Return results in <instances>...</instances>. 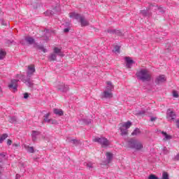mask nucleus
Masks as SVG:
<instances>
[{"instance_id":"f257e3e1","label":"nucleus","mask_w":179,"mask_h":179,"mask_svg":"<svg viewBox=\"0 0 179 179\" xmlns=\"http://www.w3.org/2000/svg\"><path fill=\"white\" fill-rule=\"evenodd\" d=\"M36 72V68L34 65H29L27 67V78L26 76H22V81L28 86V87H33L34 86V83L31 81V76L34 74Z\"/></svg>"},{"instance_id":"f03ea898","label":"nucleus","mask_w":179,"mask_h":179,"mask_svg":"<svg viewBox=\"0 0 179 179\" xmlns=\"http://www.w3.org/2000/svg\"><path fill=\"white\" fill-rule=\"evenodd\" d=\"M136 75L137 79L142 80V82H149L150 79H152V74H150L149 70L146 69H141L137 71Z\"/></svg>"},{"instance_id":"7ed1b4c3","label":"nucleus","mask_w":179,"mask_h":179,"mask_svg":"<svg viewBox=\"0 0 179 179\" xmlns=\"http://www.w3.org/2000/svg\"><path fill=\"white\" fill-rule=\"evenodd\" d=\"M128 146L131 149H136V150H141V149H143V145H142V143L134 138L128 141Z\"/></svg>"},{"instance_id":"20e7f679","label":"nucleus","mask_w":179,"mask_h":179,"mask_svg":"<svg viewBox=\"0 0 179 179\" xmlns=\"http://www.w3.org/2000/svg\"><path fill=\"white\" fill-rule=\"evenodd\" d=\"M92 141L93 142H97L102 146H108L110 145V141L104 137H101V138L97 137L94 138Z\"/></svg>"},{"instance_id":"39448f33","label":"nucleus","mask_w":179,"mask_h":179,"mask_svg":"<svg viewBox=\"0 0 179 179\" xmlns=\"http://www.w3.org/2000/svg\"><path fill=\"white\" fill-rule=\"evenodd\" d=\"M166 118L171 121H173L177 118V115H176V113L171 111V109H168L166 113Z\"/></svg>"},{"instance_id":"423d86ee","label":"nucleus","mask_w":179,"mask_h":179,"mask_svg":"<svg viewBox=\"0 0 179 179\" xmlns=\"http://www.w3.org/2000/svg\"><path fill=\"white\" fill-rule=\"evenodd\" d=\"M105 31H106V33H109L110 34H115V36H124L122 31L120 29H107Z\"/></svg>"},{"instance_id":"0eeeda50","label":"nucleus","mask_w":179,"mask_h":179,"mask_svg":"<svg viewBox=\"0 0 179 179\" xmlns=\"http://www.w3.org/2000/svg\"><path fill=\"white\" fill-rule=\"evenodd\" d=\"M57 90L63 93H66L68 90H69V87L68 85H65L64 83L59 84L57 87Z\"/></svg>"},{"instance_id":"6e6552de","label":"nucleus","mask_w":179,"mask_h":179,"mask_svg":"<svg viewBox=\"0 0 179 179\" xmlns=\"http://www.w3.org/2000/svg\"><path fill=\"white\" fill-rule=\"evenodd\" d=\"M125 61H126V67L128 69H131L132 68V65L135 64V62L131 59V57H125Z\"/></svg>"},{"instance_id":"1a4fd4ad","label":"nucleus","mask_w":179,"mask_h":179,"mask_svg":"<svg viewBox=\"0 0 179 179\" xmlns=\"http://www.w3.org/2000/svg\"><path fill=\"white\" fill-rule=\"evenodd\" d=\"M164 82H166V77L164 75L159 76L155 79L156 85H160V83H164Z\"/></svg>"},{"instance_id":"9d476101","label":"nucleus","mask_w":179,"mask_h":179,"mask_svg":"<svg viewBox=\"0 0 179 179\" xmlns=\"http://www.w3.org/2000/svg\"><path fill=\"white\" fill-rule=\"evenodd\" d=\"M17 82H19V80H12L8 87L10 89H13V90H17Z\"/></svg>"},{"instance_id":"9b49d317","label":"nucleus","mask_w":179,"mask_h":179,"mask_svg":"<svg viewBox=\"0 0 179 179\" xmlns=\"http://www.w3.org/2000/svg\"><path fill=\"white\" fill-rule=\"evenodd\" d=\"M80 23L82 27L89 26V24H90L89 21H87L86 20V18H85V17H80Z\"/></svg>"},{"instance_id":"f8f14e48","label":"nucleus","mask_w":179,"mask_h":179,"mask_svg":"<svg viewBox=\"0 0 179 179\" xmlns=\"http://www.w3.org/2000/svg\"><path fill=\"white\" fill-rule=\"evenodd\" d=\"M161 134L164 136L163 141L164 142H166L167 141H170V139H173V136L171 135L167 134V133L166 131H162Z\"/></svg>"},{"instance_id":"ddd939ff","label":"nucleus","mask_w":179,"mask_h":179,"mask_svg":"<svg viewBox=\"0 0 179 179\" xmlns=\"http://www.w3.org/2000/svg\"><path fill=\"white\" fill-rule=\"evenodd\" d=\"M25 41L28 43V44H29L30 45H31L32 44H36V41L33 37L31 36H27L25 38Z\"/></svg>"},{"instance_id":"4468645a","label":"nucleus","mask_w":179,"mask_h":179,"mask_svg":"<svg viewBox=\"0 0 179 179\" xmlns=\"http://www.w3.org/2000/svg\"><path fill=\"white\" fill-rule=\"evenodd\" d=\"M106 85H107V87L106 90H107L108 92H113V90H114V85H113V83H111V81H107Z\"/></svg>"},{"instance_id":"2eb2a0df","label":"nucleus","mask_w":179,"mask_h":179,"mask_svg":"<svg viewBox=\"0 0 179 179\" xmlns=\"http://www.w3.org/2000/svg\"><path fill=\"white\" fill-rule=\"evenodd\" d=\"M106 164L111 163V160H113V153L111 152H106Z\"/></svg>"},{"instance_id":"dca6fc26","label":"nucleus","mask_w":179,"mask_h":179,"mask_svg":"<svg viewBox=\"0 0 179 179\" xmlns=\"http://www.w3.org/2000/svg\"><path fill=\"white\" fill-rule=\"evenodd\" d=\"M103 97H105V99H112L113 92H111V91L105 90L103 92Z\"/></svg>"},{"instance_id":"f3484780","label":"nucleus","mask_w":179,"mask_h":179,"mask_svg":"<svg viewBox=\"0 0 179 179\" xmlns=\"http://www.w3.org/2000/svg\"><path fill=\"white\" fill-rule=\"evenodd\" d=\"M120 135L122 136H125V135H128V129L124 127L123 126L120 127Z\"/></svg>"},{"instance_id":"a211bd4d","label":"nucleus","mask_w":179,"mask_h":179,"mask_svg":"<svg viewBox=\"0 0 179 179\" xmlns=\"http://www.w3.org/2000/svg\"><path fill=\"white\" fill-rule=\"evenodd\" d=\"M69 16L70 17H75L76 20H80V17H83V16H80V14H78L76 13H70Z\"/></svg>"},{"instance_id":"6ab92c4d","label":"nucleus","mask_w":179,"mask_h":179,"mask_svg":"<svg viewBox=\"0 0 179 179\" xmlns=\"http://www.w3.org/2000/svg\"><path fill=\"white\" fill-rule=\"evenodd\" d=\"M54 54L57 55L59 57H64V52L61 51V49L59 48H54Z\"/></svg>"},{"instance_id":"aec40b11","label":"nucleus","mask_w":179,"mask_h":179,"mask_svg":"<svg viewBox=\"0 0 179 179\" xmlns=\"http://www.w3.org/2000/svg\"><path fill=\"white\" fill-rule=\"evenodd\" d=\"M53 113L54 114H56V115H59V117H62V115H64V111L61 109L54 108Z\"/></svg>"},{"instance_id":"412c9836","label":"nucleus","mask_w":179,"mask_h":179,"mask_svg":"<svg viewBox=\"0 0 179 179\" xmlns=\"http://www.w3.org/2000/svg\"><path fill=\"white\" fill-rule=\"evenodd\" d=\"M40 135V131H32L31 136H32V141L35 142V141H37V136Z\"/></svg>"},{"instance_id":"4be33fe9","label":"nucleus","mask_w":179,"mask_h":179,"mask_svg":"<svg viewBox=\"0 0 179 179\" xmlns=\"http://www.w3.org/2000/svg\"><path fill=\"white\" fill-rule=\"evenodd\" d=\"M34 48H36V50H41L43 52H46L45 48H44V46L38 45L37 43H35L34 45Z\"/></svg>"},{"instance_id":"5701e85b","label":"nucleus","mask_w":179,"mask_h":179,"mask_svg":"<svg viewBox=\"0 0 179 179\" xmlns=\"http://www.w3.org/2000/svg\"><path fill=\"white\" fill-rule=\"evenodd\" d=\"M50 115H51V113H48L43 116V121L45 122H48V124H50V122H51V119H48Z\"/></svg>"},{"instance_id":"b1692460","label":"nucleus","mask_w":179,"mask_h":179,"mask_svg":"<svg viewBox=\"0 0 179 179\" xmlns=\"http://www.w3.org/2000/svg\"><path fill=\"white\" fill-rule=\"evenodd\" d=\"M69 143H73L75 146H78V145H80V140L78 139H71L69 140Z\"/></svg>"},{"instance_id":"393cba45","label":"nucleus","mask_w":179,"mask_h":179,"mask_svg":"<svg viewBox=\"0 0 179 179\" xmlns=\"http://www.w3.org/2000/svg\"><path fill=\"white\" fill-rule=\"evenodd\" d=\"M141 131L139 128H136L134 131L131 133L132 136H137V135H141Z\"/></svg>"},{"instance_id":"a878e982","label":"nucleus","mask_w":179,"mask_h":179,"mask_svg":"<svg viewBox=\"0 0 179 179\" xmlns=\"http://www.w3.org/2000/svg\"><path fill=\"white\" fill-rule=\"evenodd\" d=\"M49 61H57V55L55 53H52L48 56Z\"/></svg>"},{"instance_id":"bb28decb","label":"nucleus","mask_w":179,"mask_h":179,"mask_svg":"<svg viewBox=\"0 0 179 179\" xmlns=\"http://www.w3.org/2000/svg\"><path fill=\"white\" fill-rule=\"evenodd\" d=\"M122 126H123V127L126 128L127 129H129V128H131V127L132 126V122L129 121L122 124Z\"/></svg>"},{"instance_id":"cd10ccee","label":"nucleus","mask_w":179,"mask_h":179,"mask_svg":"<svg viewBox=\"0 0 179 179\" xmlns=\"http://www.w3.org/2000/svg\"><path fill=\"white\" fill-rule=\"evenodd\" d=\"M6 56V52L2 50H0V60L3 59V58H5Z\"/></svg>"},{"instance_id":"c85d7f7f","label":"nucleus","mask_w":179,"mask_h":179,"mask_svg":"<svg viewBox=\"0 0 179 179\" xmlns=\"http://www.w3.org/2000/svg\"><path fill=\"white\" fill-rule=\"evenodd\" d=\"M8 121L11 124H15L17 121V118L16 117H10Z\"/></svg>"},{"instance_id":"c756f323","label":"nucleus","mask_w":179,"mask_h":179,"mask_svg":"<svg viewBox=\"0 0 179 179\" xmlns=\"http://www.w3.org/2000/svg\"><path fill=\"white\" fill-rule=\"evenodd\" d=\"M8 138V134H3V135L1 136L0 137V143H2L5 139Z\"/></svg>"},{"instance_id":"7c9ffc66","label":"nucleus","mask_w":179,"mask_h":179,"mask_svg":"<svg viewBox=\"0 0 179 179\" xmlns=\"http://www.w3.org/2000/svg\"><path fill=\"white\" fill-rule=\"evenodd\" d=\"M141 13L143 16H148V17L151 16L150 14L148 13V10H141Z\"/></svg>"},{"instance_id":"2f4dec72","label":"nucleus","mask_w":179,"mask_h":179,"mask_svg":"<svg viewBox=\"0 0 179 179\" xmlns=\"http://www.w3.org/2000/svg\"><path fill=\"white\" fill-rule=\"evenodd\" d=\"M86 166L88 169V170H93V163L92 162H88L86 164Z\"/></svg>"},{"instance_id":"473e14b6","label":"nucleus","mask_w":179,"mask_h":179,"mask_svg":"<svg viewBox=\"0 0 179 179\" xmlns=\"http://www.w3.org/2000/svg\"><path fill=\"white\" fill-rule=\"evenodd\" d=\"M162 151L164 155H169L170 153V151L167 149V147H164L162 148Z\"/></svg>"},{"instance_id":"72a5a7b5","label":"nucleus","mask_w":179,"mask_h":179,"mask_svg":"<svg viewBox=\"0 0 179 179\" xmlns=\"http://www.w3.org/2000/svg\"><path fill=\"white\" fill-rule=\"evenodd\" d=\"M27 152H29V153H34V148L33 147H27Z\"/></svg>"},{"instance_id":"f704fd0d","label":"nucleus","mask_w":179,"mask_h":179,"mask_svg":"<svg viewBox=\"0 0 179 179\" xmlns=\"http://www.w3.org/2000/svg\"><path fill=\"white\" fill-rule=\"evenodd\" d=\"M4 159H5V154L0 153V163H2Z\"/></svg>"},{"instance_id":"c9c22d12","label":"nucleus","mask_w":179,"mask_h":179,"mask_svg":"<svg viewBox=\"0 0 179 179\" xmlns=\"http://www.w3.org/2000/svg\"><path fill=\"white\" fill-rule=\"evenodd\" d=\"M148 179H160L156 175L151 174L149 176Z\"/></svg>"},{"instance_id":"e433bc0d","label":"nucleus","mask_w":179,"mask_h":179,"mask_svg":"<svg viewBox=\"0 0 179 179\" xmlns=\"http://www.w3.org/2000/svg\"><path fill=\"white\" fill-rule=\"evenodd\" d=\"M145 110H140L138 111L136 113H135L136 115H143V114H145Z\"/></svg>"},{"instance_id":"4c0bfd02","label":"nucleus","mask_w":179,"mask_h":179,"mask_svg":"<svg viewBox=\"0 0 179 179\" xmlns=\"http://www.w3.org/2000/svg\"><path fill=\"white\" fill-rule=\"evenodd\" d=\"M120 46L118 45H115L114 46V50H115V52H120Z\"/></svg>"},{"instance_id":"58836bf2","label":"nucleus","mask_w":179,"mask_h":179,"mask_svg":"<svg viewBox=\"0 0 179 179\" xmlns=\"http://www.w3.org/2000/svg\"><path fill=\"white\" fill-rule=\"evenodd\" d=\"M83 122H84L85 124H86L87 125H89V124H91L92 120H86V119H84V120H83Z\"/></svg>"},{"instance_id":"ea45409f","label":"nucleus","mask_w":179,"mask_h":179,"mask_svg":"<svg viewBox=\"0 0 179 179\" xmlns=\"http://www.w3.org/2000/svg\"><path fill=\"white\" fill-rule=\"evenodd\" d=\"M173 97H175L176 99L178 98V92H177V91H173Z\"/></svg>"},{"instance_id":"a19ab883","label":"nucleus","mask_w":179,"mask_h":179,"mask_svg":"<svg viewBox=\"0 0 179 179\" xmlns=\"http://www.w3.org/2000/svg\"><path fill=\"white\" fill-rule=\"evenodd\" d=\"M50 124H52L55 125V124H58V122H57V120H55L51 119Z\"/></svg>"},{"instance_id":"79ce46f5","label":"nucleus","mask_w":179,"mask_h":179,"mask_svg":"<svg viewBox=\"0 0 179 179\" xmlns=\"http://www.w3.org/2000/svg\"><path fill=\"white\" fill-rule=\"evenodd\" d=\"M1 24H2V26H8V24L6 22H5V20H1Z\"/></svg>"},{"instance_id":"37998d69","label":"nucleus","mask_w":179,"mask_h":179,"mask_svg":"<svg viewBox=\"0 0 179 179\" xmlns=\"http://www.w3.org/2000/svg\"><path fill=\"white\" fill-rule=\"evenodd\" d=\"M156 120H157V117H152L150 118L151 122H153V121H156Z\"/></svg>"},{"instance_id":"c03bdc74","label":"nucleus","mask_w":179,"mask_h":179,"mask_svg":"<svg viewBox=\"0 0 179 179\" xmlns=\"http://www.w3.org/2000/svg\"><path fill=\"white\" fill-rule=\"evenodd\" d=\"M7 145H8V146H10V145H12V140L8 139V140L7 141Z\"/></svg>"},{"instance_id":"a18cd8bd","label":"nucleus","mask_w":179,"mask_h":179,"mask_svg":"<svg viewBox=\"0 0 179 179\" xmlns=\"http://www.w3.org/2000/svg\"><path fill=\"white\" fill-rule=\"evenodd\" d=\"M24 99H29V93L24 94Z\"/></svg>"},{"instance_id":"49530a36","label":"nucleus","mask_w":179,"mask_h":179,"mask_svg":"<svg viewBox=\"0 0 179 179\" xmlns=\"http://www.w3.org/2000/svg\"><path fill=\"white\" fill-rule=\"evenodd\" d=\"M13 146H15V148H19V146H20V143H14L13 144Z\"/></svg>"},{"instance_id":"de8ad7c7","label":"nucleus","mask_w":179,"mask_h":179,"mask_svg":"<svg viewBox=\"0 0 179 179\" xmlns=\"http://www.w3.org/2000/svg\"><path fill=\"white\" fill-rule=\"evenodd\" d=\"M64 33H68V32H69V28H66V29H64Z\"/></svg>"},{"instance_id":"09e8293b","label":"nucleus","mask_w":179,"mask_h":179,"mask_svg":"<svg viewBox=\"0 0 179 179\" xmlns=\"http://www.w3.org/2000/svg\"><path fill=\"white\" fill-rule=\"evenodd\" d=\"M176 127L179 129V119L176 121Z\"/></svg>"},{"instance_id":"8fccbe9b","label":"nucleus","mask_w":179,"mask_h":179,"mask_svg":"<svg viewBox=\"0 0 179 179\" xmlns=\"http://www.w3.org/2000/svg\"><path fill=\"white\" fill-rule=\"evenodd\" d=\"M20 178V176L19 174H17L15 176V178L19 179Z\"/></svg>"},{"instance_id":"3c124183","label":"nucleus","mask_w":179,"mask_h":179,"mask_svg":"<svg viewBox=\"0 0 179 179\" xmlns=\"http://www.w3.org/2000/svg\"><path fill=\"white\" fill-rule=\"evenodd\" d=\"M47 13H50V15H54V13L52 11H51V12L50 11H48Z\"/></svg>"},{"instance_id":"603ef678","label":"nucleus","mask_w":179,"mask_h":179,"mask_svg":"<svg viewBox=\"0 0 179 179\" xmlns=\"http://www.w3.org/2000/svg\"><path fill=\"white\" fill-rule=\"evenodd\" d=\"M8 44H12V42H10V41H8Z\"/></svg>"},{"instance_id":"864d4df0","label":"nucleus","mask_w":179,"mask_h":179,"mask_svg":"<svg viewBox=\"0 0 179 179\" xmlns=\"http://www.w3.org/2000/svg\"><path fill=\"white\" fill-rule=\"evenodd\" d=\"M2 170V166L0 165V171Z\"/></svg>"},{"instance_id":"5fc2aeb1","label":"nucleus","mask_w":179,"mask_h":179,"mask_svg":"<svg viewBox=\"0 0 179 179\" xmlns=\"http://www.w3.org/2000/svg\"><path fill=\"white\" fill-rule=\"evenodd\" d=\"M1 87H0V92H1Z\"/></svg>"}]
</instances>
